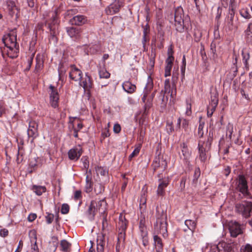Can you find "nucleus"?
<instances>
[{"instance_id":"nucleus-1","label":"nucleus","mask_w":252,"mask_h":252,"mask_svg":"<svg viewBox=\"0 0 252 252\" xmlns=\"http://www.w3.org/2000/svg\"><path fill=\"white\" fill-rule=\"evenodd\" d=\"M156 222L154 224V241L157 251L160 252L162 250L163 244L161 238L157 234H161L164 238L167 236V222L166 212L158 206L156 208Z\"/></svg>"},{"instance_id":"nucleus-2","label":"nucleus","mask_w":252,"mask_h":252,"mask_svg":"<svg viewBox=\"0 0 252 252\" xmlns=\"http://www.w3.org/2000/svg\"><path fill=\"white\" fill-rule=\"evenodd\" d=\"M2 41L5 46L8 49L7 54L11 58L17 56L18 45L17 42V33L15 30L10 32L2 38Z\"/></svg>"},{"instance_id":"nucleus-3","label":"nucleus","mask_w":252,"mask_h":252,"mask_svg":"<svg viewBox=\"0 0 252 252\" xmlns=\"http://www.w3.org/2000/svg\"><path fill=\"white\" fill-rule=\"evenodd\" d=\"M235 212L241 215L243 218H248L251 216L252 211V202L249 201H243L237 203L235 207Z\"/></svg>"},{"instance_id":"nucleus-4","label":"nucleus","mask_w":252,"mask_h":252,"mask_svg":"<svg viewBox=\"0 0 252 252\" xmlns=\"http://www.w3.org/2000/svg\"><path fill=\"white\" fill-rule=\"evenodd\" d=\"M185 224L189 230L190 234L185 236L186 241L190 245H193L196 242V238L194 236V232L196 228V223L192 220H187L185 221Z\"/></svg>"},{"instance_id":"nucleus-5","label":"nucleus","mask_w":252,"mask_h":252,"mask_svg":"<svg viewBox=\"0 0 252 252\" xmlns=\"http://www.w3.org/2000/svg\"><path fill=\"white\" fill-rule=\"evenodd\" d=\"M183 9L181 7H178L175 10L174 19L176 29L179 32L184 30Z\"/></svg>"},{"instance_id":"nucleus-6","label":"nucleus","mask_w":252,"mask_h":252,"mask_svg":"<svg viewBox=\"0 0 252 252\" xmlns=\"http://www.w3.org/2000/svg\"><path fill=\"white\" fill-rule=\"evenodd\" d=\"M152 166L154 171L159 170V171H163L166 168L167 166V163L164 158L163 155H159L158 157H156L154 160Z\"/></svg>"},{"instance_id":"nucleus-7","label":"nucleus","mask_w":252,"mask_h":252,"mask_svg":"<svg viewBox=\"0 0 252 252\" xmlns=\"http://www.w3.org/2000/svg\"><path fill=\"white\" fill-rule=\"evenodd\" d=\"M228 228L231 237H236L243 233V226L236 221H230Z\"/></svg>"},{"instance_id":"nucleus-8","label":"nucleus","mask_w":252,"mask_h":252,"mask_svg":"<svg viewBox=\"0 0 252 252\" xmlns=\"http://www.w3.org/2000/svg\"><path fill=\"white\" fill-rule=\"evenodd\" d=\"M237 189L245 195H248V186L247 180L243 175L238 176L237 181Z\"/></svg>"},{"instance_id":"nucleus-9","label":"nucleus","mask_w":252,"mask_h":252,"mask_svg":"<svg viewBox=\"0 0 252 252\" xmlns=\"http://www.w3.org/2000/svg\"><path fill=\"white\" fill-rule=\"evenodd\" d=\"M127 221L125 217L121 214L119 216V220L118 222V227L119 233L118 237V241H120L121 239H124L125 231L127 227Z\"/></svg>"},{"instance_id":"nucleus-10","label":"nucleus","mask_w":252,"mask_h":252,"mask_svg":"<svg viewBox=\"0 0 252 252\" xmlns=\"http://www.w3.org/2000/svg\"><path fill=\"white\" fill-rule=\"evenodd\" d=\"M123 0H115V1L109 5L106 9L105 11L108 15H113L117 13L120 10V8L123 6Z\"/></svg>"},{"instance_id":"nucleus-11","label":"nucleus","mask_w":252,"mask_h":252,"mask_svg":"<svg viewBox=\"0 0 252 252\" xmlns=\"http://www.w3.org/2000/svg\"><path fill=\"white\" fill-rule=\"evenodd\" d=\"M49 90L50 103L53 107L56 108L58 106L59 99L58 92L57 89L52 85H50Z\"/></svg>"},{"instance_id":"nucleus-12","label":"nucleus","mask_w":252,"mask_h":252,"mask_svg":"<svg viewBox=\"0 0 252 252\" xmlns=\"http://www.w3.org/2000/svg\"><path fill=\"white\" fill-rule=\"evenodd\" d=\"M231 244L225 242H220L218 245L214 246L211 248L210 252H220L223 251L224 252H231L232 250Z\"/></svg>"},{"instance_id":"nucleus-13","label":"nucleus","mask_w":252,"mask_h":252,"mask_svg":"<svg viewBox=\"0 0 252 252\" xmlns=\"http://www.w3.org/2000/svg\"><path fill=\"white\" fill-rule=\"evenodd\" d=\"M82 154V149L80 145L71 149L68 152V158L70 160H77Z\"/></svg>"},{"instance_id":"nucleus-14","label":"nucleus","mask_w":252,"mask_h":252,"mask_svg":"<svg viewBox=\"0 0 252 252\" xmlns=\"http://www.w3.org/2000/svg\"><path fill=\"white\" fill-rule=\"evenodd\" d=\"M163 93L165 94H168L172 98H173L176 94V89L174 84L171 86L169 79L165 80Z\"/></svg>"},{"instance_id":"nucleus-15","label":"nucleus","mask_w":252,"mask_h":252,"mask_svg":"<svg viewBox=\"0 0 252 252\" xmlns=\"http://www.w3.org/2000/svg\"><path fill=\"white\" fill-rule=\"evenodd\" d=\"M204 144V142H202L200 140L199 141L198 144V158L200 160L201 162L204 164L206 161L207 160V155H206V150L207 149H205L204 147L203 144Z\"/></svg>"},{"instance_id":"nucleus-16","label":"nucleus","mask_w":252,"mask_h":252,"mask_svg":"<svg viewBox=\"0 0 252 252\" xmlns=\"http://www.w3.org/2000/svg\"><path fill=\"white\" fill-rule=\"evenodd\" d=\"M37 124L34 121H31L29 124L28 134L29 136L34 138L38 136Z\"/></svg>"},{"instance_id":"nucleus-17","label":"nucleus","mask_w":252,"mask_h":252,"mask_svg":"<svg viewBox=\"0 0 252 252\" xmlns=\"http://www.w3.org/2000/svg\"><path fill=\"white\" fill-rule=\"evenodd\" d=\"M82 72L74 65L71 66L69 77L71 79L75 81H80L82 78Z\"/></svg>"},{"instance_id":"nucleus-18","label":"nucleus","mask_w":252,"mask_h":252,"mask_svg":"<svg viewBox=\"0 0 252 252\" xmlns=\"http://www.w3.org/2000/svg\"><path fill=\"white\" fill-rule=\"evenodd\" d=\"M70 123L72 125L73 136L77 138L78 136V131L83 127V125L76 117L70 118Z\"/></svg>"},{"instance_id":"nucleus-19","label":"nucleus","mask_w":252,"mask_h":252,"mask_svg":"<svg viewBox=\"0 0 252 252\" xmlns=\"http://www.w3.org/2000/svg\"><path fill=\"white\" fill-rule=\"evenodd\" d=\"M154 96L155 94L154 93L149 96H148L147 92L144 93L142 98V101L144 103L145 112L152 106L153 100Z\"/></svg>"},{"instance_id":"nucleus-20","label":"nucleus","mask_w":252,"mask_h":252,"mask_svg":"<svg viewBox=\"0 0 252 252\" xmlns=\"http://www.w3.org/2000/svg\"><path fill=\"white\" fill-rule=\"evenodd\" d=\"M180 148L182 155L180 156L181 158L187 162H189V159L191 156V152L189 151L186 143H182L180 144Z\"/></svg>"},{"instance_id":"nucleus-21","label":"nucleus","mask_w":252,"mask_h":252,"mask_svg":"<svg viewBox=\"0 0 252 252\" xmlns=\"http://www.w3.org/2000/svg\"><path fill=\"white\" fill-rule=\"evenodd\" d=\"M52 21L49 23V28L50 30V34L52 38H54L56 34V31L58 28V20L56 17V14L53 13L52 16Z\"/></svg>"},{"instance_id":"nucleus-22","label":"nucleus","mask_w":252,"mask_h":252,"mask_svg":"<svg viewBox=\"0 0 252 252\" xmlns=\"http://www.w3.org/2000/svg\"><path fill=\"white\" fill-rule=\"evenodd\" d=\"M31 242L32 252H39L38 248L36 244V234L34 230L31 231L29 233Z\"/></svg>"},{"instance_id":"nucleus-23","label":"nucleus","mask_w":252,"mask_h":252,"mask_svg":"<svg viewBox=\"0 0 252 252\" xmlns=\"http://www.w3.org/2000/svg\"><path fill=\"white\" fill-rule=\"evenodd\" d=\"M174 58L172 55H169L167 59L166 60L165 63L166 66L165 67V77L169 76L171 75V70L172 67L173 62L174 61Z\"/></svg>"},{"instance_id":"nucleus-24","label":"nucleus","mask_w":252,"mask_h":252,"mask_svg":"<svg viewBox=\"0 0 252 252\" xmlns=\"http://www.w3.org/2000/svg\"><path fill=\"white\" fill-rule=\"evenodd\" d=\"M123 89L127 93L132 94L134 93L136 90V86L135 85L132 84L129 81H125L123 84Z\"/></svg>"},{"instance_id":"nucleus-25","label":"nucleus","mask_w":252,"mask_h":252,"mask_svg":"<svg viewBox=\"0 0 252 252\" xmlns=\"http://www.w3.org/2000/svg\"><path fill=\"white\" fill-rule=\"evenodd\" d=\"M235 12L234 8L232 6H230L229 8V13L227 18V23L229 28H231L233 26V19L234 17Z\"/></svg>"},{"instance_id":"nucleus-26","label":"nucleus","mask_w":252,"mask_h":252,"mask_svg":"<svg viewBox=\"0 0 252 252\" xmlns=\"http://www.w3.org/2000/svg\"><path fill=\"white\" fill-rule=\"evenodd\" d=\"M160 183L158 186L157 192L158 195L162 196L164 193V189L166 188L168 185V182L166 181H161L160 180Z\"/></svg>"},{"instance_id":"nucleus-27","label":"nucleus","mask_w":252,"mask_h":252,"mask_svg":"<svg viewBox=\"0 0 252 252\" xmlns=\"http://www.w3.org/2000/svg\"><path fill=\"white\" fill-rule=\"evenodd\" d=\"M98 73L100 78H108L110 75L106 70L105 66H102L100 63L98 64Z\"/></svg>"},{"instance_id":"nucleus-28","label":"nucleus","mask_w":252,"mask_h":252,"mask_svg":"<svg viewBox=\"0 0 252 252\" xmlns=\"http://www.w3.org/2000/svg\"><path fill=\"white\" fill-rule=\"evenodd\" d=\"M66 32L68 35L72 38H77L79 36V30L74 27L66 28Z\"/></svg>"},{"instance_id":"nucleus-29","label":"nucleus","mask_w":252,"mask_h":252,"mask_svg":"<svg viewBox=\"0 0 252 252\" xmlns=\"http://www.w3.org/2000/svg\"><path fill=\"white\" fill-rule=\"evenodd\" d=\"M32 190L36 195H41L46 191V188L45 186L33 185Z\"/></svg>"},{"instance_id":"nucleus-30","label":"nucleus","mask_w":252,"mask_h":252,"mask_svg":"<svg viewBox=\"0 0 252 252\" xmlns=\"http://www.w3.org/2000/svg\"><path fill=\"white\" fill-rule=\"evenodd\" d=\"M60 245L61 247V250L63 252H68L71 247V244L64 239L61 241Z\"/></svg>"},{"instance_id":"nucleus-31","label":"nucleus","mask_w":252,"mask_h":252,"mask_svg":"<svg viewBox=\"0 0 252 252\" xmlns=\"http://www.w3.org/2000/svg\"><path fill=\"white\" fill-rule=\"evenodd\" d=\"M7 8L9 11V13L10 15H14L16 12L17 11V8L14 3V2L12 1H9L7 2Z\"/></svg>"},{"instance_id":"nucleus-32","label":"nucleus","mask_w":252,"mask_h":252,"mask_svg":"<svg viewBox=\"0 0 252 252\" xmlns=\"http://www.w3.org/2000/svg\"><path fill=\"white\" fill-rule=\"evenodd\" d=\"M165 94L163 93V91L162 90L159 96H158V99L159 102H161V105L162 106L164 107L166 106V103L167 102L168 100V97L167 96L165 95Z\"/></svg>"},{"instance_id":"nucleus-33","label":"nucleus","mask_w":252,"mask_h":252,"mask_svg":"<svg viewBox=\"0 0 252 252\" xmlns=\"http://www.w3.org/2000/svg\"><path fill=\"white\" fill-rule=\"evenodd\" d=\"M79 84L80 86H82L85 89H88L90 88L92 85L90 77L86 75L85 80L82 82H81L80 80L79 81Z\"/></svg>"},{"instance_id":"nucleus-34","label":"nucleus","mask_w":252,"mask_h":252,"mask_svg":"<svg viewBox=\"0 0 252 252\" xmlns=\"http://www.w3.org/2000/svg\"><path fill=\"white\" fill-rule=\"evenodd\" d=\"M243 62L246 67L248 66V61L250 59V53L246 50H243L242 51Z\"/></svg>"},{"instance_id":"nucleus-35","label":"nucleus","mask_w":252,"mask_h":252,"mask_svg":"<svg viewBox=\"0 0 252 252\" xmlns=\"http://www.w3.org/2000/svg\"><path fill=\"white\" fill-rule=\"evenodd\" d=\"M99 237V240H97V252H104L105 242L102 239L103 238V236H100Z\"/></svg>"},{"instance_id":"nucleus-36","label":"nucleus","mask_w":252,"mask_h":252,"mask_svg":"<svg viewBox=\"0 0 252 252\" xmlns=\"http://www.w3.org/2000/svg\"><path fill=\"white\" fill-rule=\"evenodd\" d=\"M86 184L85 186V191L87 192H90L93 189V183L91 182V178L88 175L86 176Z\"/></svg>"},{"instance_id":"nucleus-37","label":"nucleus","mask_w":252,"mask_h":252,"mask_svg":"<svg viewBox=\"0 0 252 252\" xmlns=\"http://www.w3.org/2000/svg\"><path fill=\"white\" fill-rule=\"evenodd\" d=\"M240 14L242 17L246 19L251 18V15L249 13L248 8H243L240 10Z\"/></svg>"},{"instance_id":"nucleus-38","label":"nucleus","mask_w":252,"mask_h":252,"mask_svg":"<svg viewBox=\"0 0 252 252\" xmlns=\"http://www.w3.org/2000/svg\"><path fill=\"white\" fill-rule=\"evenodd\" d=\"M73 20L76 25H80L85 22V18L82 15H77L73 17Z\"/></svg>"},{"instance_id":"nucleus-39","label":"nucleus","mask_w":252,"mask_h":252,"mask_svg":"<svg viewBox=\"0 0 252 252\" xmlns=\"http://www.w3.org/2000/svg\"><path fill=\"white\" fill-rule=\"evenodd\" d=\"M201 120V118H200L199 125L198 128V134L200 138L203 136V128L205 125V123L204 122H202Z\"/></svg>"},{"instance_id":"nucleus-40","label":"nucleus","mask_w":252,"mask_h":252,"mask_svg":"<svg viewBox=\"0 0 252 252\" xmlns=\"http://www.w3.org/2000/svg\"><path fill=\"white\" fill-rule=\"evenodd\" d=\"M213 140V134H211V132L210 131L209 134V136L207 138V140L205 144V149H207V150H209L211 148V144L212 143V141Z\"/></svg>"},{"instance_id":"nucleus-41","label":"nucleus","mask_w":252,"mask_h":252,"mask_svg":"<svg viewBox=\"0 0 252 252\" xmlns=\"http://www.w3.org/2000/svg\"><path fill=\"white\" fill-rule=\"evenodd\" d=\"M200 176V170L199 167L195 168L194 172L193 183L196 184L197 182L198 179Z\"/></svg>"},{"instance_id":"nucleus-42","label":"nucleus","mask_w":252,"mask_h":252,"mask_svg":"<svg viewBox=\"0 0 252 252\" xmlns=\"http://www.w3.org/2000/svg\"><path fill=\"white\" fill-rule=\"evenodd\" d=\"M95 171L98 176L100 175L102 176H106L108 174L107 170L102 167H98L97 169H95Z\"/></svg>"},{"instance_id":"nucleus-43","label":"nucleus","mask_w":252,"mask_h":252,"mask_svg":"<svg viewBox=\"0 0 252 252\" xmlns=\"http://www.w3.org/2000/svg\"><path fill=\"white\" fill-rule=\"evenodd\" d=\"M240 252H252V245L247 244L245 246H242Z\"/></svg>"},{"instance_id":"nucleus-44","label":"nucleus","mask_w":252,"mask_h":252,"mask_svg":"<svg viewBox=\"0 0 252 252\" xmlns=\"http://www.w3.org/2000/svg\"><path fill=\"white\" fill-rule=\"evenodd\" d=\"M43 61L41 60H38L37 57H36V64L35 65V71L36 72H39L43 67Z\"/></svg>"},{"instance_id":"nucleus-45","label":"nucleus","mask_w":252,"mask_h":252,"mask_svg":"<svg viewBox=\"0 0 252 252\" xmlns=\"http://www.w3.org/2000/svg\"><path fill=\"white\" fill-rule=\"evenodd\" d=\"M140 231L141 233V236H144L145 235H148V232L147 230V228L144 225L142 224L141 222L140 223L139 225Z\"/></svg>"},{"instance_id":"nucleus-46","label":"nucleus","mask_w":252,"mask_h":252,"mask_svg":"<svg viewBox=\"0 0 252 252\" xmlns=\"http://www.w3.org/2000/svg\"><path fill=\"white\" fill-rule=\"evenodd\" d=\"M94 211H93V206L92 203L88 209V217L91 220H94Z\"/></svg>"},{"instance_id":"nucleus-47","label":"nucleus","mask_w":252,"mask_h":252,"mask_svg":"<svg viewBox=\"0 0 252 252\" xmlns=\"http://www.w3.org/2000/svg\"><path fill=\"white\" fill-rule=\"evenodd\" d=\"M140 147H137L134 149L132 153L129 156L128 158L131 160L133 157L137 156L139 153Z\"/></svg>"},{"instance_id":"nucleus-48","label":"nucleus","mask_w":252,"mask_h":252,"mask_svg":"<svg viewBox=\"0 0 252 252\" xmlns=\"http://www.w3.org/2000/svg\"><path fill=\"white\" fill-rule=\"evenodd\" d=\"M153 88V82L150 76H148V82L146 86L145 87V89L146 92L150 91V90Z\"/></svg>"},{"instance_id":"nucleus-49","label":"nucleus","mask_w":252,"mask_h":252,"mask_svg":"<svg viewBox=\"0 0 252 252\" xmlns=\"http://www.w3.org/2000/svg\"><path fill=\"white\" fill-rule=\"evenodd\" d=\"M69 210V205L67 204H63L61 208V213L63 214H66L68 213Z\"/></svg>"},{"instance_id":"nucleus-50","label":"nucleus","mask_w":252,"mask_h":252,"mask_svg":"<svg viewBox=\"0 0 252 252\" xmlns=\"http://www.w3.org/2000/svg\"><path fill=\"white\" fill-rule=\"evenodd\" d=\"M245 33L247 35H250L252 37V23L249 24Z\"/></svg>"},{"instance_id":"nucleus-51","label":"nucleus","mask_w":252,"mask_h":252,"mask_svg":"<svg viewBox=\"0 0 252 252\" xmlns=\"http://www.w3.org/2000/svg\"><path fill=\"white\" fill-rule=\"evenodd\" d=\"M54 216V215L49 214L46 216L45 219L46 222L48 224H50L52 222Z\"/></svg>"},{"instance_id":"nucleus-52","label":"nucleus","mask_w":252,"mask_h":252,"mask_svg":"<svg viewBox=\"0 0 252 252\" xmlns=\"http://www.w3.org/2000/svg\"><path fill=\"white\" fill-rule=\"evenodd\" d=\"M81 193H82V192L80 190H78L75 191L74 192V199L76 200L80 199L82 197Z\"/></svg>"},{"instance_id":"nucleus-53","label":"nucleus","mask_w":252,"mask_h":252,"mask_svg":"<svg viewBox=\"0 0 252 252\" xmlns=\"http://www.w3.org/2000/svg\"><path fill=\"white\" fill-rule=\"evenodd\" d=\"M186 114L188 116H189L191 114V104L189 103L188 101L187 102V110Z\"/></svg>"},{"instance_id":"nucleus-54","label":"nucleus","mask_w":252,"mask_h":252,"mask_svg":"<svg viewBox=\"0 0 252 252\" xmlns=\"http://www.w3.org/2000/svg\"><path fill=\"white\" fill-rule=\"evenodd\" d=\"M182 127L185 129V130H187L189 126L188 121L185 119L182 118Z\"/></svg>"},{"instance_id":"nucleus-55","label":"nucleus","mask_w":252,"mask_h":252,"mask_svg":"<svg viewBox=\"0 0 252 252\" xmlns=\"http://www.w3.org/2000/svg\"><path fill=\"white\" fill-rule=\"evenodd\" d=\"M121 130V126L118 124H115L113 127V130L115 133H118L120 132Z\"/></svg>"},{"instance_id":"nucleus-56","label":"nucleus","mask_w":252,"mask_h":252,"mask_svg":"<svg viewBox=\"0 0 252 252\" xmlns=\"http://www.w3.org/2000/svg\"><path fill=\"white\" fill-rule=\"evenodd\" d=\"M218 103V98L214 96L213 97H211V105L214 106V107H217Z\"/></svg>"},{"instance_id":"nucleus-57","label":"nucleus","mask_w":252,"mask_h":252,"mask_svg":"<svg viewBox=\"0 0 252 252\" xmlns=\"http://www.w3.org/2000/svg\"><path fill=\"white\" fill-rule=\"evenodd\" d=\"M109 58V55L107 54H105L103 56L102 59L101 61L99 62V63H100L102 65V66H105V61Z\"/></svg>"},{"instance_id":"nucleus-58","label":"nucleus","mask_w":252,"mask_h":252,"mask_svg":"<svg viewBox=\"0 0 252 252\" xmlns=\"http://www.w3.org/2000/svg\"><path fill=\"white\" fill-rule=\"evenodd\" d=\"M8 231L6 229H1L0 230V236L1 237H5L8 235Z\"/></svg>"},{"instance_id":"nucleus-59","label":"nucleus","mask_w":252,"mask_h":252,"mask_svg":"<svg viewBox=\"0 0 252 252\" xmlns=\"http://www.w3.org/2000/svg\"><path fill=\"white\" fill-rule=\"evenodd\" d=\"M156 54L154 52H152L151 57H150V64L152 66H154L155 64V58Z\"/></svg>"},{"instance_id":"nucleus-60","label":"nucleus","mask_w":252,"mask_h":252,"mask_svg":"<svg viewBox=\"0 0 252 252\" xmlns=\"http://www.w3.org/2000/svg\"><path fill=\"white\" fill-rule=\"evenodd\" d=\"M143 34L147 35L150 31V27L148 24H147L145 26L143 27Z\"/></svg>"},{"instance_id":"nucleus-61","label":"nucleus","mask_w":252,"mask_h":252,"mask_svg":"<svg viewBox=\"0 0 252 252\" xmlns=\"http://www.w3.org/2000/svg\"><path fill=\"white\" fill-rule=\"evenodd\" d=\"M36 215L35 214H30L28 218L29 221H32L36 218Z\"/></svg>"},{"instance_id":"nucleus-62","label":"nucleus","mask_w":252,"mask_h":252,"mask_svg":"<svg viewBox=\"0 0 252 252\" xmlns=\"http://www.w3.org/2000/svg\"><path fill=\"white\" fill-rule=\"evenodd\" d=\"M142 239L143 245L144 246H146L148 244V239L147 235L144 236H141Z\"/></svg>"},{"instance_id":"nucleus-63","label":"nucleus","mask_w":252,"mask_h":252,"mask_svg":"<svg viewBox=\"0 0 252 252\" xmlns=\"http://www.w3.org/2000/svg\"><path fill=\"white\" fill-rule=\"evenodd\" d=\"M81 160H83V163L84 168H88L89 167V162H88V160H87V159L82 158L81 159Z\"/></svg>"},{"instance_id":"nucleus-64","label":"nucleus","mask_w":252,"mask_h":252,"mask_svg":"<svg viewBox=\"0 0 252 252\" xmlns=\"http://www.w3.org/2000/svg\"><path fill=\"white\" fill-rule=\"evenodd\" d=\"M211 50L212 53L215 55L216 54V45L214 43H212L211 44Z\"/></svg>"}]
</instances>
